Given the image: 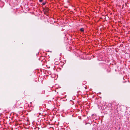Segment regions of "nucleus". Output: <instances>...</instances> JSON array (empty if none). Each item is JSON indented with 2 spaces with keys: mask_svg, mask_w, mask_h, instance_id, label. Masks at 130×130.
I'll list each match as a JSON object with an SVG mask.
<instances>
[{
  "mask_svg": "<svg viewBox=\"0 0 130 130\" xmlns=\"http://www.w3.org/2000/svg\"><path fill=\"white\" fill-rule=\"evenodd\" d=\"M49 11V9L48 8H46L44 9V12L45 13L48 12Z\"/></svg>",
  "mask_w": 130,
  "mask_h": 130,
  "instance_id": "1",
  "label": "nucleus"
},
{
  "mask_svg": "<svg viewBox=\"0 0 130 130\" xmlns=\"http://www.w3.org/2000/svg\"><path fill=\"white\" fill-rule=\"evenodd\" d=\"M80 30L81 31L83 32L84 31V29L83 28H82L80 29Z\"/></svg>",
  "mask_w": 130,
  "mask_h": 130,
  "instance_id": "2",
  "label": "nucleus"
},
{
  "mask_svg": "<svg viewBox=\"0 0 130 130\" xmlns=\"http://www.w3.org/2000/svg\"><path fill=\"white\" fill-rule=\"evenodd\" d=\"M45 3H45V2H43V3H42V5H45Z\"/></svg>",
  "mask_w": 130,
  "mask_h": 130,
  "instance_id": "3",
  "label": "nucleus"
},
{
  "mask_svg": "<svg viewBox=\"0 0 130 130\" xmlns=\"http://www.w3.org/2000/svg\"><path fill=\"white\" fill-rule=\"evenodd\" d=\"M39 1L40 2H42L43 0H39Z\"/></svg>",
  "mask_w": 130,
  "mask_h": 130,
  "instance_id": "4",
  "label": "nucleus"
}]
</instances>
